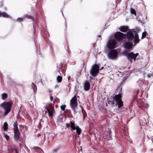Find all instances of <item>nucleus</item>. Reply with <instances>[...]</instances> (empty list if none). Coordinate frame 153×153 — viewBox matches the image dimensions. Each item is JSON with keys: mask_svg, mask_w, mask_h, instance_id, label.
Returning <instances> with one entry per match:
<instances>
[{"mask_svg": "<svg viewBox=\"0 0 153 153\" xmlns=\"http://www.w3.org/2000/svg\"><path fill=\"white\" fill-rule=\"evenodd\" d=\"M147 137H148V138H149V137H148V136H147Z\"/></svg>", "mask_w": 153, "mask_h": 153, "instance_id": "44", "label": "nucleus"}, {"mask_svg": "<svg viewBox=\"0 0 153 153\" xmlns=\"http://www.w3.org/2000/svg\"><path fill=\"white\" fill-rule=\"evenodd\" d=\"M128 27L127 26H122L120 28V30L123 32H125L128 30Z\"/></svg>", "mask_w": 153, "mask_h": 153, "instance_id": "16", "label": "nucleus"}, {"mask_svg": "<svg viewBox=\"0 0 153 153\" xmlns=\"http://www.w3.org/2000/svg\"><path fill=\"white\" fill-rule=\"evenodd\" d=\"M124 55L126 57L128 60L131 62H132L134 60L135 61L136 57L139 55V53H137L135 54L133 52H125L124 53Z\"/></svg>", "mask_w": 153, "mask_h": 153, "instance_id": "4", "label": "nucleus"}, {"mask_svg": "<svg viewBox=\"0 0 153 153\" xmlns=\"http://www.w3.org/2000/svg\"><path fill=\"white\" fill-rule=\"evenodd\" d=\"M82 113L83 115V120H84L85 119V118L87 114L85 111L84 109L83 108H82Z\"/></svg>", "mask_w": 153, "mask_h": 153, "instance_id": "21", "label": "nucleus"}, {"mask_svg": "<svg viewBox=\"0 0 153 153\" xmlns=\"http://www.w3.org/2000/svg\"><path fill=\"white\" fill-rule=\"evenodd\" d=\"M57 105H56V106H57Z\"/></svg>", "mask_w": 153, "mask_h": 153, "instance_id": "47", "label": "nucleus"}, {"mask_svg": "<svg viewBox=\"0 0 153 153\" xmlns=\"http://www.w3.org/2000/svg\"><path fill=\"white\" fill-rule=\"evenodd\" d=\"M62 77L60 76H58L57 77V80L58 82H60L62 81Z\"/></svg>", "mask_w": 153, "mask_h": 153, "instance_id": "24", "label": "nucleus"}, {"mask_svg": "<svg viewBox=\"0 0 153 153\" xmlns=\"http://www.w3.org/2000/svg\"><path fill=\"white\" fill-rule=\"evenodd\" d=\"M8 128V124L6 122H5L4 124L3 129L4 130L6 131Z\"/></svg>", "mask_w": 153, "mask_h": 153, "instance_id": "20", "label": "nucleus"}, {"mask_svg": "<svg viewBox=\"0 0 153 153\" xmlns=\"http://www.w3.org/2000/svg\"><path fill=\"white\" fill-rule=\"evenodd\" d=\"M1 12H0V17H1Z\"/></svg>", "mask_w": 153, "mask_h": 153, "instance_id": "42", "label": "nucleus"}, {"mask_svg": "<svg viewBox=\"0 0 153 153\" xmlns=\"http://www.w3.org/2000/svg\"><path fill=\"white\" fill-rule=\"evenodd\" d=\"M70 125L73 130H75L76 129V126H75L74 123L72 122H70Z\"/></svg>", "mask_w": 153, "mask_h": 153, "instance_id": "18", "label": "nucleus"}, {"mask_svg": "<svg viewBox=\"0 0 153 153\" xmlns=\"http://www.w3.org/2000/svg\"><path fill=\"white\" fill-rule=\"evenodd\" d=\"M45 108L46 110L44 111V113L45 114L48 112L49 111V109L47 108L46 106H45Z\"/></svg>", "mask_w": 153, "mask_h": 153, "instance_id": "30", "label": "nucleus"}, {"mask_svg": "<svg viewBox=\"0 0 153 153\" xmlns=\"http://www.w3.org/2000/svg\"><path fill=\"white\" fill-rule=\"evenodd\" d=\"M147 77L149 78H150L152 77H153V73L149 74L147 75Z\"/></svg>", "mask_w": 153, "mask_h": 153, "instance_id": "33", "label": "nucleus"}, {"mask_svg": "<svg viewBox=\"0 0 153 153\" xmlns=\"http://www.w3.org/2000/svg\"><path fill=\"white\" fill-rule=\"evenodd\" d=\"M124 37L127 40L132 41L133 40L134 46H135L140 41L138 34L136 33L134 36L133 33L131 31H128L126 34H125Z\"/></svg>", "mask_w": 153, "mask_h": 153, "instance_id": "2", "label": "nucleus"}, {"mask_svg": "<svg viewBox=\"0 0 153 153\" xmlns=\"http://www.w3.org/2000/svg\"><path fill=\"white\" fill-rule=\"evenodd\" d=\"M76 132L77 134L78 135H80L81 134V129L80 128L78 127V126H76Z\"/></svg>", "mask_w": 153, "mask_h": 153, "instance_id": "23", "label": "nucleus"}, {"mask_svg": "<svg viewBox=\"0 0 153 153\" xmlns=\"http://www.w3.org/2000/svg\"><path fill=\"white\" fill-rule=\"evenodd\" d=\"M139 89H137V92H136V95H137L138 93H139Z\"/></svg>", "mask_w": 153, "mask_h": 153, "instance_id": "37", "label": "nucleus"}, {"mask_svg": "<svg viewBox=\"0 0 153 153\" xmlns=\"http://www.w3.org/2000/svg\"><path fill=\"white\" fill-rule=\"evenodd\" d=\"M143 121H144V123H143V124H142L141 121H140V124L141 125H142L143 126V125H144L146 123V120L145 119H143Z\"/></svg>", "mask_w": 153, "mask_h": 153, "instance_id": "34", "label": "nucleus"}, {"mask_svg": "<svg viewBox=\"0 0 153 153\" xmlns=\"http://www.w3.org/2000/svg\"><path fill=\"white\" fill-rule=\"evenodd\" d=\"M24 17L25 18H27V19H32V17L31 16L28 15H25L24 16Z\"/></svg>", "mask_w": 153, "mask_h": 153, "instance_id": "32", "label": "nucleus"}, {"mask_svg": "<svg viewBox=\"0 0 153 153\" xmlns=\"http://www.w3.org/2000/svg\"><path fill=\"white\" fill-rule=\"evenodd\" d=\"M99 70V65L97 64H95L92 66L90 71V73L92 76L95 77L98 74Z\"/></svg>", "mask_w": 153, "mask_h": 153, "instance_id": "6", "label": "nucleus"}, {"mask_svg": "<svg viewBox=\"0 0 153 153\" xmlns=\"http://www.w3.org/2000/svg\"><path fill=\"white\" fill-rule=\"evenodd\" d=\"M32 150L33 151H39L41 150V149L38 147H34L32 148Z\"/></svg>", "mask_w": 153, "mask_h": 153, "instance_id": "22", "label": "nucleus"}, {"mask_svg": "<svg viewBox=\"0 0 153 153\" xmlns=\"http://www.w3.org/2000/svg\"><path fill=\"white\" fill-rule=\"evenodd\" d=\"M124 34L122 32H118L115 33L114 37L118 41H120L124 37Z\"/></svg>", "mask_w": 153, "mask_h": 153, "instance_id": "9", "label": "nucleus"}, {"mask_svg": "<svg viewBox=\"0 0 153 153\" xmlns=\"http://www.w3.org/2000/svg\"><path fill=\"white\" fill-rule=\"evenodd\" d=\"M144 80L142 79H139L137 81V83L139 86L142 88L143 85L144 84Z\"/></svg>", "mask_w": 153, "mask_h": 153, "instance_id": "12", "label": "nucleus"}, {"mask_svg": "<svg viewBox=\"0 0 153 153\" xmlns=\"http://www.w3.org/2000/svg\"><path fill=\"white\" fill-rule=\"evenodd\" d=\"M7 97V95L6 93H3L2 94V98L3 100L6 99Z\"/></svg>", "mask_w": 153, "mask_h": 153, "instance_id": "25", "label": "nucleus"}, {"mask_svg": "<svg viewBox=\"0 0 153 153\" xmlns=\"http://www.w3.org/2000/svg\"><path fill=\"white\" fill-rule=\"evenodd\" d=\"M108 103L111 105H117L119 108L122 107L123 105V102L121 99V96L119 94L116 95L114 97H111V99L108 100V102L106 103V105H108Z\"/></svg>", "mask_w": 153, "mask_h": 153, "instance_id": "1", "label": "nucleus"}, {"mask_svg": "<svg viewBox=\"0 0 153 153\" xmlns=\"http://www.w3.org/2000/svg\"><path fill=\"white\" fill-rule=\"evenodd\" d=\"M13 126L14 133L20 132L18 129L17 123H14Z\"/></svg>", "mask_w": 153, "mask_h": 153, "instance_id": "13", "label": "nucleus"}, {"mask_svg": "<svg viewBox=\"0 0 153 153\" xmlns=\"http://www.w3.org/2000/svg\"><path fill=\"white\" fill-rule=\"evenodd\" d=\"M70 76H68V81H69V79H70Z\"/></svg>", "mask_w": 153, "mask_h": 153, "instance_id": "38", "label": "nucleus"}, {"mask_svg": "<svg viewBox=\"0 0 153 153\" xmlns=\"http://www.w3.org/2000/svg\"><path fill=\"white\" fill-rule=\"evenodd\" d=\"M146 105H147V107H148L149 106V105L148 104H146Z\"/></svg>", "mask_w": 153, "mask_h": 153, "instance_id": "41", "label": "nucleus"}, {"mask_svg": "<svg viewBox=\"0 0 153 153\" xmlns=\"http://www.w3.org/2000/svg\"><path fill=\"white\" fill-rule=\"evenodd\" d=\"M4 137L6 140H9L10 137L9 136H8L7 134L5 133L4 134Z\"/></svg>", "mask_w": 153, "mask_h": 153, "instance_id": "29", "label": "nucleus"}, {"mask_svg": "<svg viewBox=\"0 0 153 153\" xmlns=\"http://www.w3.org/2000/svg\"><path fill=\"white\" fill-rule=\"evenodd\" d=\"M116 44L117 42L115 39H111L107 42L106 45L108 49H113L116 48Z\"/></svg>", "mask_w": 153, "mask_h": 153, "instance_id": "5", "label": "nucleus"}, {"mask_svg": "<svg viewBox=\"0 0 153 153\" xmlns=\"http://www.w3.org/2000/svg\"><path fill=\"white\" fill-rule=\"evenodd\" d=\"M24 19V18H19L17 19V21L20 22H21L23 21Z\"/></svg>", "mask_w": 153, "mask_h": 153, "instance_id": "31", "label": "nucleus"}, {"mask_svg": "<svg viewBox=\"0 0 153 153\" xmlns=\"http://www.w3.org/2000/svg\"><path fill=\"white\" fill-rule=\"evenodd\" d=\"M12 104L11 102H4L1 104L0 106L3 108L4 111V115H7L10 111Z\"/></svg>", "mask_w": 153, "mask_h": 153, "instance_id": "3", "label": "nucleus"}, {"mask_svg": "<svg viewBox=\"0 0 153 153\" xmlns=\"http://www.w3.org/2000/svg\"><path fill=\"white\" fill-rule=\"evenodd\" d=\"M58 72H60V71L59 70H58Z\"/></svg>", "mask_w": 153, "mask_h": 153, "instance_id": "46", "label": "nucleus"}, {"mask_svg": "<svg viewBox=\"0 0 153 153\" xmlns=\"http://www.w3.org/2000/svg\"><path fill=\"white\" fill-rule=\"evenodd\" d=\"M53 107H52V110H50L49 109V111L48 112V116L49 117H52L53 115V114L54 113V111L53 110Z\"/></svg>", "mask_w": 153, "mask_h": 153, "instance_id": "19", "label": "nucleus"}, {"mask_svg": "<svg viewBox=\"0 0 153 153\" xmlns=\"http://www.w3.org/2000/svg\"><path fill=\"white\" fill-rule=\"evenodd\" d=\"M84 89L85 91H88L90 88V83L87 81L85 82L84 85Z\"/></svg>", "mask_w": 153, "mask_h": 153, "instance_id": "11", "label": "nucleus"}, {"mask_svg": "<svg viewBox=\"0 0 153 153\" xmlns=\"http://www.w3.org/2000/svg\"><path fill=\"white\" fill-rule=\"evenodd\" d=\"M104 68V67H102L100 69V70H101L103 68Z\"/></svg>", "mask_w": 153, "mask_h": 153, "instance_id": "40", "label": "nucleus"}, {"mask_svg": "<svg viewBox=\"0 0 153 153\" xmlns=\"http://www.w3.org/2000/svg\"><path fill=\"white\" fill-rule=\"evenodd\" d=\"M66 107V105H61L60 106V108L62 110L64 111L65 110V108Z\"/></svg>", "mask_w": 153, "mask_h": 153, "instance_id": "27", "label": "nucleus"}, {"mask_svg": "<svg viewBox=\"0 0 153 153\" xmlns=\"http://www.w3.org/2000/svg\"><path fill=\"white\" fill-rule=\"evenodd\" d=\"M20 135V132L14 133V137L17 141L19 140Z\"/></svg>", "mask_w": 153, "mask_h": 153, "instance_id": "14", "label": "nucleus"}, {"mask_svg": "<svg viewBox=\"0 0 153 153\" xmlns=\"http://www.w3.org/2000/svg\"><path fill=\"white\" fill-rule=\"evenodd\" d=\"M130 12H131V14H134L135 16H136V11L133 8H131Z\"/></svg>", "mask_w": 153, "mask_h": 153, "instance_id": "26", "label": "nucleus"}, {"mask_svg": "<svg viewBox=\"0 0 153 153\" xmlns=\"http://www.w3.org/2000/svg\"><path fill=\"white\" fill-rule=\"evenodd\" d=\"M133 45L132 41H125L124 44V47L127 49H130Z\"/></svg>", "mask_w": 153, "mask_h": 153, "instance_id": "10", "label": "nucleus"}, {"mask_svg": "<svg viewBox=\"0 0 153 153\" xmlns=\"http://www.w3.org/2000/svg\"><path fill=\"white\" fill-rule=\"evenodd\" d=\"M111 134V130H109V137H110V134Z\"/></svg>", "mask_w": 153, "mask_h": 153, "instance_id": "39", "label": "nucleus"}, {"mask_svg": "<svg viewBox=\"0 0 153 153\" xmlns=\"http://www.w3.org/2000/svg\"><path fill=\"white\" fill-rule=\"evenodd\" d=\"M101 35H99V37H101Z\"/></svg>", "mask_w": 153, "mask_h": 153, "instance_id": "45", "label": "nucleus"}, {"mask_svg": "<svg viewBox=\"0 0 153 153\" xmlns=\"http://www.w3.org/2000/svg\"><path fill=\"white\" fill-rule=\"evenodd\" d=\"M32 84L33 85L31 86L32 88L33 89L34 93L35 94L37 90L36 86L33 82L32 83Z\"/></svg>", "mask_w": 153, "mask_h": 153, "instance_id": "17", "label": "nucleus"}, {"mask_svg": "<svg viewBox=\"0 0 153 153\" xmlns=\"http://www.w3.org/2000/svg\"><path fill=\"white\" fill-rule=\"evenodd\" d=\"M50 98L51 100V101H52V100H53V97L51 96V95H50Z\"/></svg>", "mask_w": 153, "mask_h": 153, "instance_id": "36", "label": "nucleus"}, {"mask_svg": "<svg viewBox=\"0 0 153 153\" xmlns=\"http://www.w3.org/2000/svg\"><path fill=\"white\" fill-rule=\"evenodd\" d=\"M118 53L116 50H110L108 53V56L109 59H114L117 57Z\"/></svg>", "mask_w": 153, "mask_h": 153, "instance_id": "7", "label": "nucleus"}, {"mask_svg": "<svg viewBox=\"0 0 153 153\" xmlns=\"http://www.w3.org/2000/svg\"><path fill=\"white\" fill-rule=\"evenodd\" d=\"M57 105H56V106H57Z\"/></svg>", "mask_w": 153, "mask_h": 153, "instance_id": "48", "label": "nucleus"}, {"mask_svg": "<svg viewBox=\"0 0 153 153\" xmlns=\"http://www.w3.org/2000/svg\"><path fill=\"white\" fill-rule=\"evenodd\" d=\"M92 79V77H90V79Z\"/></svg>", "mask_w": 153, "mask_h": 153, "instance_id": "43", "label": "nucleus"}, {"mask_svg": "<svg viewBox=\"0 0 153 153\" xmlns=\"http://www.w3.org/2000/svg\"><path fill=\"white\" fill-rule=\"evenodd\" d=\"M70 105L71 108L74 110L76 107L77 105V99L76 96H74L71 100Z\"/></svg>", "mask_w": 153, "mask_h": 153, "instance_id": "8", "label": "nucleus"}, {"mask_svg": "<svg viewBox=\"0 0 153 153\" xmlns=\"http://www.w3.org/2000/svg\"><path fill=\"white\" fill-rule=\"evenodd\" d=\"M70 124L69 123H67L66 125V127L68 128L70 126Z\"/></svg>", "mask_w": 153, "mask_h": 153, "instance_id": "35", "label": "nucleus"}, {"mask_svg": "<svg viewBox=\"0 0 153 153\" xmlns=\"http://www.w3.org/2000/svg\"><path fill=\"white\" fill-rule=\"evenodd\" d=\"M1 16L5 18H10V17L7 13L5 12H1Z\"/></svg>", "mask_w": 153, "mask_h": 153, "instance_id": "15", "label": "nucleus"}, {"mask_svg": "<svg viewBox=\"0 0 153 153\" xmlns=\"http://www.w3.org/2000/svg\"><path fill=\"white\" fill-rule=\"evenodd\" d=\"M146 32H143L142 34V37H141L142 39H143L146 36Z\"/></svg>", "mask_w": 153, "mask_h": 153, "instance_id": "28", "label": "nucleus"}]
</instances>
